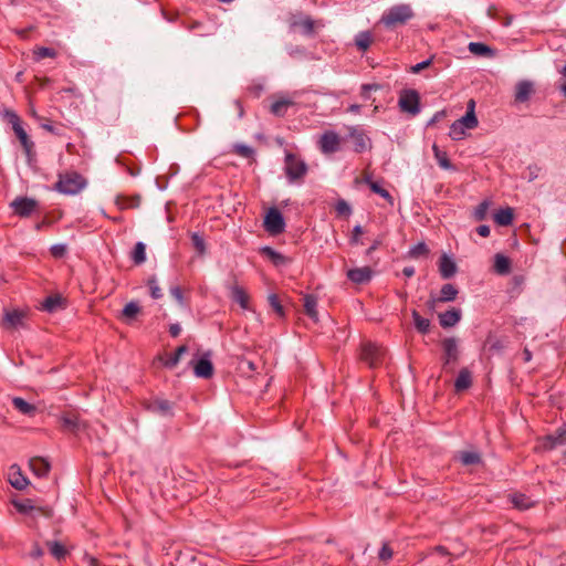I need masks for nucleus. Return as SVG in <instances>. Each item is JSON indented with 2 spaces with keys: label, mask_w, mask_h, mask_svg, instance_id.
Listing matches in <instances>:
<instances>
[{
  "label": "nucleus",
  "mask_w": 566,
  "mask_h": 566,
  "mask_svg": "<svg viewBox=\"0 0 566 566\" xmlns=\"http://www.w3.org/2000/svg\"><path fill=\"white\" fill-rule=\"evenodd\" d=\"M132 260L135 264L139 265L146 261V245L143 242H137L132 252Z\"/></svg>",
  "instance_id": "nucleus-39"
},
{
  "label": "nucleus",
  "mask_w": 566,
  "mask_h": 566,
  "mask_svg": "<svg viewBox=\"0 0 566 566\" xmlns=\"http://www.w3.org/2000/svg\"><path fill=\"white\" fill-rule=\"evenodd\" d=\"M55 56H56V51L51 48L41 46V48H38L36 50H34V57L38 61L42 60L44 57H55Z\"/></svg>",
  "instance_id": "nucleus-50"
},
{
  "label": "nucleus",
  "mask_w": 566,
  "mask_h": 566,
  "mask_svg": "<svg viewBox=\"0 0 566 566\" xmlns=\"http://www.w3.org/2000/svg\"><path fill=\"white\" fill-rule=\"evenodd\" d=\"M86 186V180L78 174L72 172L65 176H60L59 181L55 184V189L64 195H77Z\"/></svg>",
  "instance_id": "nucleus-3"
},
{
  "label": "nucleus",
  "mask_w": 566,
  "mask_h": 566,
  "mask_svg": "<svg viewBox=\"0 0 566 566\" xmlns=\"http://www.w3.org/2000/svg\"><path fill=\"white\" fill-rule=\"evenodd\" d=\"M31 471L39 478L45 476L50 471V463L42 458H32L29 461Z\"/></svg>",
  "instance_id": "nucleus-22"
},
{
  "label": "nucleus",
  "mask_w": 566,
  "mask_h": 566,
  "mask_svg": "<svg viewBox=\"0 0 566 566\" xmlns=\"http://www.w3.org/2000/svg\"><path fill=\"white\" fill-rule=\"evenodd\" d=\"M398 105L405 113L417 115L420 112V96L416 90H403L399 96Z\"/></svg>",
  "instance_id": "nucleus-7"
},
{
  "label": "nucleus",
  "mask_w": 566,
  "mask_h": 566,
  "mask_svg": "<svg viewBox=\"0 0 566 566\" xmlns=\"http://www.w3.org/2000/svg\"><path fill=\"white\" fill-rule=\"evenodd\" d=\"M371 41V34L366 31L359 32L355 38V44L361 51H366L370 46Z\"/></svg>",
  "instance_id": "nucleus-41"
},
{
  "label": "nucleus",
  "mask_w": 566,
  "mask_h": 566,
  "mask_svg": "<svg viewBox=\"0 0 566 566\" xmlns=\"http://www.w3.org/2000/svg\"><path fill=\"white\" fill-rule=\"evenodd\" d=\"M514 218L513 209L507 207L500 209L494 213V221L501 227H507L512 224Z\"/></svg>",
  "instance_id": "nucleus-26"
},
{
  "label": "nucleus",
  "mask_w": 566,
  "mask_h": 566,
  "mask_svg": "<svg viewBox=\"0 0 566 566\" xmlns=\"http://www.w3.org/2000/svg\"><path fill=\"white\" fill-rule=\"evenodd\" d=\"M63 305V298L60 295H52L44 300L42 307L49 313H53L61 308Z\"/></svg>",
  "instance_id": "nucleus-36"
},
{
  "label": "nucleus",
  "mask_w": 566,
  "mask_h": 566,
  "mask_svg": "<svg viewBox=\"0 0 566 566\" xmlns=\"http://www.w3.org/2000/svg\"><path fill=\"white\" fill-rule=\"evenodd\" d=\"M386 356V349L375 343H365L361 346L360 359L370 368L379 367Z\"/></svg>",
  "instance_id": "nucleus-4"
},
{
  "label": "nucleus",
  "mask_w": 566,
  "mask_h": 566,
  "mask_svg": "<svg viewBox=\"0 0 566 566\" xmlns=\"http://www.w3.org/2000/svg\"><path fill=\"white\" fill-rule=\"evenodd\" d=\"M147 284L149 286L150 295L153 298L158 300L163 296L161 289L159 287L156 277H150Z\"/></svg>",
  "instance_id": "nucleus-52"
},
{
  "label": "nucleus",
  "mask_w": 566,
  "mask_h": 566,
  "mask_svg": "<svg viewBox=\"0 0 566 566\" xmlns=\"http://www.w3.org/2000/svg\"><path fill=\"white\" fill-rule=\"evenodd\" d=\"M191 241H192V244L195 247V249L199 252V253H205L206 251V244H205V240L201 235H199L198 233H192L191 235Z\"/></svg>",
  "instance_id": "nucleus-56"
},
{
  "label": "nucleus",
  "mask_w": 566,
  "mask_h": 566,
  "mask_svg": "<svg viewBox=\"0 0 566 566\" xmlns=\"http://www.w3.org/2000/svg\"><path fill=\"white\" fill-rule=\"evenodd\" d=\"M9 482L14 489L20 491L24 490L29 484L28 479L22 474L17 464L11 465L9 469Z\"/></svg>",
  "instance_id": "nucleus-18"
},
{
  "label": "nucleus",
  "mask_w": 566,
  "mask_h": 566,
  "mask_svg": "<svg viewBox=\"0 0 566 566\" xmlns=\"http://www.w3.org/2000/svg\"><path fill=\"white\" fill-rule=\"evenodd\" d=\"M52 256L56 259L63 258L67 252V245L64 243H56L50 248Z\"/></svg>",
  "instance_id": "nucleus-53"
},
{
  "label": "nucleus",
  "mask_w": 566,
  "mask_h": 566,
  "mask_svg": "<svg viewBox=\"0 0 566 566\" xmlns=\"http://www.w3.org/2000/svg\"><path fill=\"white\" fill-rule=\"evenodd\" d=\"M46 544L49 546L50 553L56 559L60 560V559H63L66 556L67 552H66L65 547L61 543H59V542H48Z\"/></svg>",
  "instance_id": "nucleus-42"
},
{
  "label": "nucleus",
  "mask_w": 566,
  "mask_h": 566,
  "mask_svg": "<svg viewBox=\"0 0 566 566\" xmlns=\"http://www.w3.org/2000/svg\"><path fill=\"white\" fill-rule=\"evenodd\" d=\"M335 210L339 216H349L352 213L350 206L345 200H338Z\"/></svg>",
  "instance_id": "nucleus-57"
},
{
  "label": "nucleus",
  "mask_w": 566,
  "mask_h": 566,
  "mask_svg": "<svg viewBox=\"0 0 566 566\" xmlns=\"http://www.w3.org/2000/svg\"><path fill=\"white\" fill-rule=\"evenodd\" d=\"M363 234V228L361 226L357 224L353 228L352 237H350V244H359L360 239L359 237Z\"/></svg>",
  "instance_id": "nucleus-58"
},
{
  "label": "nucleus",
  "mask_w": 566,
  "mask_h": 566,
  "mask_svg": "<svg viewBox=\"0 0 566 566\" xmlns=\"http://www.w3.org/2000/svg\"><path fill=\"white\" fill-rule=\"evenodd\" d=\"M457 459L463 465H474L482 462L481 454L476 451H460L457 454Z\"/></svg>",
  "instance_id": "nucleus-25"
},
{
  "label": "nucleus",
  "mask_w": 566,
  "mask_h": 566,
  "mask_svg": "<svg viewBox=\"0 0 566 566\" xmlns=\"http://www.w3.org/2000/svg\"><path fill=\"white\" fill-rule=\"evenodd\" d=\"M434 158L444 170H455V167L451 164L446 151L441 150L436 144L432 146Z\"/></svg>",
  "instance_id": "nucleus-27"
},
{
  "label": "nucleus",
  "mask_w": 566,
  "mask_h": 566,
  "mask_svg": "<svg viewBox=\"0 0 566 566\" xmlns=\"http://www.w3.org/2000/svg\"><path fill=\"white\" fill-rule=\"evenodd\" d=\"M411 315L413 318V324H415L416 329L420 334H423V335L428 334L430 331V321L428 318L420 316V314L416 310H413L411 312Z\"/></svg>",
  "instance_id": "nucleus-32"
},
{
  "label": "nucleus",
  "mask_w": 566,
  "mask_h": 566,
  "mask_svg": "<svg viewBox=\"0 0 566 566\" xmlns=\"http://www.w3.org/2000/svg\"><path fill=\"white\" fill-rule=\"evenodd\" d=\"M458 293V289L453 284L448 283L442 285L438 300L441 303L453 302L457 298Z\"/></svg>",
  "instance_id": "nucleus-28"
},
{
  "label": "nucleus",
  "mask_w": 566,
  "mask_h": 566,
  "mask_svg": "<svg viewBox=\"0 0 566 566\" xmlns=\"http://www.w3.org/2000/svg\"><path fill=\"white\" fill-rule=\"evenodd\" d=\"M13 505L18 510V512L22 514H30L32 512H35L39 514H43L45 516L51 515V511L49 509L36 507L32 504V501L29 499L24 501H14Z\"/></svg>",
  "instance_id": "nucleus-19"
},
{
  "label": "nucleus",
  "mask_w": 566,
  "mask_h": 566,
  "mask_svg": "<svg viewBox=\"0 0 566 566\" xmlns=\"http://www.w3.org/2000/svg\"><path fill=\"white\" fill-rule=\"evenodd\" d=\"M82 563L84 566H101L99 562L91 555H85Z\"/></svg>",
  "instance_id": "nucleus-63"
},
{
  "label": "nucleus",
  "mask_w": 566,
  "mask_h": 566,
  "mask_svg": "<svg viewBox=\"0 0 566 566\" xmlns=\"http://www.w3.org/2000/svg\"><path fill=\"white\" fill-rule=\"evenodd\" d=\"M465 134V128L463 126L460 125V123H458V120H455L451 126H450V132H449V136L453 139V140H459L461 139Z\"/></svg>",
  "instance_id": "nucleus-49"
},
{
  "label": "nucleus",
  "mask_w": 566,
  "mask_h": 566,
  "mask_svg": "<svg viewBox=\"0 0 566 566\" xmlns=\"http://www.w3.org/2000/svg\"><path fill=\"white\" fill-rule=\"evenodd\" d=\"M439 272L446 280L452 277L457 273L455 262L447 254H443L439 260Z\"/></svg>",
  "instance_id": "nucleus-21"
},
{
  "label": "nucleus",
  "mask_w": 566,
  "mask_h": 566,
  "mask_svg": "<svg viewBox=\"0 0 566 566\" xmlns=\"http://www.w3.org/2000/svg\"><path fill=\"white\" fill-rule=\"evenodd\" d=\"M263 252H264L266 255H269V256L271 258V260H272L276 265H277V264L283 263V262H284V260H285V258H284L281 253H279V252L274 251V250H273L272 248H270V247L264 248V249H263Z\"/></svg>",
  "instance_id": "nucleus-55"
},
{
  "label": "nucleus",
  "mask_w": 566,
  "mask_h": 566,
  "mask_svg": "<svg viewBox=\"0 0 566 566\" xmlns=\"http://www.w3.org/2000/svg\"><path fill=\"white\" fill-rule=\"evenodd\" d=\"M461 317L462 312L460 308H451L439 314V323L441 327L450 328L455 326L461 321Z\"/></svg>",
  "instance_id": "nucleus-17"
},
{
  "label": "nucleus",
  "mask_w": 566,
  "mask_h": 566,
  "mask_svg": "<svg viewBox=\"0 0 566 566\" xmlns=\"http://www.w3.org/2000/svg\"><path fill=\"white\" fill-rule=\"evenodd\" d=\"M231 297L234 302H237L238 304H240V306L242 308H248V302H249V297L245 293V291L239 286V285H233L231 287Z\"/></svg>",
  "instance_id": "nucleus-33"
},
{
  "label": "nucleus",
  "mask_w": 566,
  "mask_h": 566,
  "mask_svg": "<svg viewBox=\"0 0 566 566\" xmlns=\"http://www.w3.org/2000/svg\"><path fill=\"white\" fill-rule=\"evenodd\" d=\"M468 49L472 54H475L479 56H486V55L493 54V50L490 46H488L486 44L481 43V42H470L468 45Z\"/></svg>",
  "instance_id": "nucleus-38"
},
{
  "label": "nucleus",
  "mask_w": 566,
  "mask_h": 566,
  "mask_svg": "<svg viewBox=\"0 0 566 566\" xmlns=\"http://www.w3.org/2000/svg\"><path fill=\"white\" fill-rule=\"evenodd\" d=\"M535 93L534 83L530 80L518 81L515 85L514 90V101L515 103H525L531 96Z\"/></svg>",
  "instance_id": "nucleus-12"
},
{
  "label": "nucleus",
  "mask_w": 566,
  "mask_h": 566,
  "mask_svg": "<svg viewBox=\"0 0 566 566\" xmlns=\"http://www.w3.org/2000/svg\"><path fill=\"white\" fill-rule=\"evenodd\" d=\"M295 24L301 28L305 35H312L314 33V21L310 17L300 20Z\"/></svg>",
  "instance_id": "nucleus-48"
},
{
  "label": "nucleus",
  "mask_w": 566,
  "mask_h": 566,
  "mask_svg": "<svg viewBox=\"0 0 566 566\" xmlns=\"http://www.w3.org/2000/svg\"><path fill=\"white\" fill-rule=\"evenodd\" d=\"M437 303H441L438 300V296L430 295L429 300L426 303V306H427L428 311L434 312Z\"/></svg>",
  "instance_id": "nucleus-64"
},
{
  "label": "nucleus",
  "mask_w": 566,
  "mask_h": 566,
  "mask_svg": "<svg viewBox=\"0 0 566 566\" xmlns=\"http://www.w3.org/2000/svg\"><path fill=\"white\" fill-rule=\"evenodd\" d=\"M381 90V85L377 83L363 84L360 87V96L368 101L371 98V92Z\"/></svg>",
  "instance_id": "nucleus-46"
},
{
  "label": "nucleus",
  "mask_w": 566,
  "mask_h": 566,
  "mask_svg": "<svg viewBox=\"0 0 566 566\" xmlns=\"http://www.w3.org/2000/svg\"><path fill=\"white\" fill-rule=\"evenodd\" d=\"M140 313V306L137 302L130 301L127 303L123 311L122 316L127 321L130 322L136 318V316Z\"/></svg>",
  "instance_id": "nucleus-35"
},
{
  "label": "nucleus",
  "mask_w": 566,
  "mask_h": 566,
  "mask_svg": "<svg viewBox=\"0 0 566 566\" xmlns=\"http://www.w3.org/2000/svg\"><path fill=\"white\" fill-rule=\"evenodd\" d=\"M415 17V12L410 4L400 3L390 7L384 12L380 18V23L387 29H396L397 27L405 25Z\"/></svg>",
  "instance_id": "nucleus-1"
},
{
  "label": "nucleus",
  "mask_w": 566,
  "mask_h": 566,
  "mask_svg": "<svg viewBox=\"0 0 566 566\" xmlns=\"http://www.w3.org/2000/svg\"><path fill=\"white\" fill-rule=\"evenodd\" d=\"M472 385V376L468 368H462L454 381V388L457 391H463L470 388Z\"/></svg>",
  "instance_id": "nucleus-24"
},
{
  "label": "nucleus",
  "mask_w": 566,
  "mask_h": 566,
  "mask_svg": "<svg viewBox=\"0 0 566 566\" xmlns=\"http://www.w3.org/2000/svg\"><path fill=\"white\" fill-rule=\"evenodd\" d=\"M193 373L198 378L208 379L212 377L213 365L208 354L197 360V363L193 365Z\"/></svg>",
  "instance_id": "nucleus-16"
},
{
  "label": "nucleus",
  "mask_w": 566,
  "mask_h": 566,
  "mask_svg": "<svg viewBox=\"0 0 566 566\" xmlns=\"http://www.w3.org/2000/svg\"><path fill=\"white\" fill-rule=\"evenodd\" d=\"M264 228L271 234H280L285 229L282 213L276 208H271L264 218Z\"/></svg>",
  "instance_id": "nucleus-10"
},
{
  "label": "nucleus",
  "mask_w": 566,
  "mask_h": 566,
  "mask_svg": "<svg viewBox=\"0 0 566 566\" xmlns=\"http://www.w3.org/2000/svg\"><path fill=\"white\" fill-rule=\"evenodd\" d=\"M148 410L163 417H171L174 415L171 402L165 399L154 400L149 403Z\"/></svg>",
  "instance_id": "nucleus-20"
},
{
  "label": "nucleus",
  "mask_w": 566,
  "mask_h": 566,
  "mask_svg": "<svg viewBox=\"0 0 566 566\" xmlns=\"http://www.w3.org/2000/svg\"><path fill=\"white\" fill-rule=\"evenodd\" d=\"M392 557V551L391 548L385 544L381 549L379 551V558L381 560H388Z\"/></svg>",
  "instance_id": "nucleus-61"
},
{
  "label": "nucleus",
  "mask_w": 566,
  "mask_h": 566,
  "mask_svg": "<svg viewBox=\"0 0 566 566\" xmlns=\"http://www.w3.org/2000/svg\"><path fill=\"white\" fill-rule=\"evenodd\" d=\"M235 151L242 157L249 158L253 155V149L247 145H237Z\"/></svg>",
  "instance_id": "nucleus-59"
},
{
  "label": "nucleus",
  "mask_w": 566,
  "mask_h": 566,
  "mask_svg": "<svg viewBox=\"0 0 566 566\" xmlns=\"http://www.w3.org/2000/svg\"><path fill=\"white\" fill-rule=\"evenodd\" d=\"M489 208L490 201H482L473 211V218L475 221H483L488 216Z\"/></svg>",
  "instance_id": "nucleus-45"
},
{
  "label": "nucleus",
  "mask_w": 566,
  "mask_h": 566,
  "mask_svg": "<svg viewBox=\"0 0 566 566\" xmlns=\"http://www.w3.org/2000/svg\"><path fill=\"white\" fill-rule=\"evenodd\" d=\"M458 123L465 129H473L479 124L475 113L472 111H467L465 115L458 119Z\"/></svg>",
  "instance_id": "nucleus-40"
},
{
  "label": "nucleus",
  "mask_w": 566,
  "mask_h": 566,
  "mask_svg": "<svg viewBox=\"0 0 566 566\" xmlns=\"http://www.w3.org/2000/svg\"><path fill=\"white\" fill-rule=\"evenodd\" d=\"M346 275L355 284H366L373 277V270L369 266L355 268L348 270Z\"/></svg>",
  "instance_id": "nucleus-14"
},
{
  "label": "nucleus",
  "mask_w": 566,
  "mask_h": 566,
  "mask_svg": "<svg viewBox=\"0 0 566 566\" xmlns=\"http://www.w3.org/2000/svg\"><path fill=\"white\" fill-rule=\"evenodd\" d=\"M6 118L11 124L12 129L17 136V138L20 140L27 156H30L33 149V142L29 138L25 129L22 127V123L20 117L12 111L6 112Z\"/></svg>",
  "instance_id": "nucleus-5"
},
{
  "label": "nucleus",
  "mask_w": 566,
  "mask_h": 566,
  "mask_svg": "<svg viewBox=\"0 0 566 566\" xmlns=\"http://www.w3.org/2000/svg\"><path fill=\"white\" fill-rule=\"evenodd\" d=\"M269 303L271 305V307L275 311V313L283 317L284 316V310H283V306L282 304L280 303L277 296L275 294H271L269 296Z\"/></svg>",
  "instance_id": "nucleus-54"
},
{
  "label": "nucleus",
  "mask_w": 566,
  "mask_h": 566,
  "mask_svg": "<svg viewBox=\"0 0 566 566\" xmlns=\"http://www.w3.org/2000/svg\"><path fill=\"white\" fill-rule=\"evenodd\" d=\"M342 138L334 130L324 132L318 140V147L325 155H331L340 149Z\"/></svg>",
  "instance_id": "nucleus-8"
},
{
  "label": "nucleus",
  "mask_w": 566,
  "mask_h": 566,
  "mask_svg": "<svg viewBox=\"0 0 566 566\" xmlns=\"http://www.w3.org/2000/svg\"><path fill=\"white\" fill-rule=\"evenodd\" d=\"M305 313L314 321L318 319L317 313V298L314 295L307 294L304 296Z\"/></svg>",
  "instance_id": "nucleus-30"
},
{
  "label": "nucleus",
  "mask_w": 566,
  "mask_h": 566,
  "mask_svg": "<svg viewBox=\"0 0 566 566\" xmlns=\"http://www.w3.org/2000/svg\"><path fill=\"white\" fill-rule=\"evenodd\" d=\"M285 175L290 184L301 181L307 174L306 163L291 153H286L284 163Z\"/></svg>",
  "instance_id": "nucleus-2"
},
{
  "label": "nucleus",
  "mask_w": 566,
  "mask_h": 566,
  "mask_svg": "<svg viewBox=\"0 0 566 566\" xmlns=\"http://www.w3.org/2000/svg\"><path fill=\"white\" fill-rule=\"evenodd\" d=\"M10 207L14 214L21 218H27L36 210L38 201L33 198L17 197L13 201H11Z\"/></svg>",
  "instance_id": "nucleus-9"
},
{
  "label": "nucleus",
  "mask_w": 566,
  "mask_h": 566,
  "mask_svg": "<svg viewBox=\"0 0 566 566\" xmlns=\"http://www.w3.org/2000/svg\"><path fill=\"white\" fill-rule=\"evenodd\" d=\"M12 405L19 412L25 416H33L36 411L34 405L29 403L28 401L20 397H14L12 399Z\"/></svg>",
  "instance_id": "nucleus-29"
},
{
  "label": "nucleus",
  "mask_w": 566,
  "mask_h": 566,
  "mask_svg": "<svg viewBox=\"0 0 566 566\" xmlns=\"http://www.w3.org/2000/svg\"><path fill=\"white\" fill-rule=\"evenodd\" d=\"M347 130V138L353 140L355 153L361 154L371 149V139L360 126H348Z\"/></svg>",
  "instance_id": "nucleus-6"
},
{
  "label": "nucleus",
  "mask_w": 566,
  "mask_h": 566,
  "mask_svg": "<svg viewBox=\"0 0 566 566\" xmlns=\"http://www.w3.org/2000/svg\"><path fill=\"white\" fill-rule=\"evenodd\" d=\"M170 294L179 304L184 303L182 291L179 286H172L170 289Z\"/></svg>",
  "instance_id": "nucleus-62"
},
{
  "label": "nucleus",
  "mask_w": 566,
  "mask_h": 566,
  "mask_svg": "<svg viewBox=\"0 0 566 566\" xmlns=\"http://www.w3.org/2000/svg\"><path fill=\"white\" fill-rule=\"evenodd\" d=\"M187 352L188 347L186 345L179 346L172 355H170L167 359L164 360V366L169 369L175 368L180 361L181 356Z\"/></svg>",
  "instance_id": "nucleus-34"
},
{
  "label": "nucleus",
  "mask_w": 566,
  "mask_h": 566,
  "mask_svg": "<svg viewBox=\"0 0 566 566\" xmlns=\"http://www.w3.org/2000/svg\"><path fill=\"white\" fill-rule=\"evenodd\" d=\"M510 501L517 510L524 511L532 507L535 503L531 497L522 493H514L510 495Z\"/></svg>",
  "instance_id": "nucleus-23"
},
{
  "label": "nucleus",
  "mask_w": 566,
  "mask_h": 566,
  "mask_svg": "<svg viewBox=\"0 0 566 566\" xmlns=\"http://www.w3.org/2000/svg\"><path fill=\"white\" fill-rule=\"evenodd\" d=\"M368 185L373 192H375V193L379 195L380 197H382L384 199H386L390 205H394V198L391 197V195L389 193L388 190L382 188L376 181H368Z\"/></svg>",
  "instance_id": "nucleus-43"
},
{
  "label": "nucleus",
  "mask_w": 566,
  "mask_h": 566,
  "mask_svg": "<svg viewBox=\"0 0 566 566\" xmlns=\"http://www.w3.org/2000/svg\"><path fill=\"white\" fill-rule=\"evenodd\" d=\"M428 252H429V250H428L427 245L423 242H420V243L413 245L409 250V255L413 259H418L422 255L428 254Z\"/></svg>",
  "instance_id": "nucleus-51"
},
{
  "label": "nucleus",
  "mask_w": 566,
  "mask_h": 566,
  "mask_svg": "<svg viewBox=\"0 0 566 566\" xmlns=\"http://www.w3.org/2000/svg\"><path fill=\"white\" fill-rule=\"evenodd\" d=\"M443 349V368H447L450 364H454L459 359V343L455 337H448L442 340Z\"/></svg>",
  "instance_id": "nucleus-11"
},
{
  "label": "nucleus",
  "mask_w": 566,
  "mask_h": 566,
  "mask_svg": "<svg viewBox=\"0 0 566 566\" xmlns=\"http://www.w3.org/2000/svg\"><path fill=\"white\" fill-rule=\"evenodd\" d=\"M23 314L19 311L7 312L4 319L11 327H17L22 323Z\"/></svg>",
  "instance_id": "nucleus-44"
},
{
  "label": "nucleus",
  "mask_w": 566,
  "mask_h": 566,
  "mask_svg": "<svg viewBox=\"0 0 566 566\" xmlns=\"http://www.w3.org/2000/svg\"><path fill=\"white\" fill-rule=\"evenodd\" d=\"M432 63V57L427 59L420 63H417L416 65L411 66L412 73H419L420 71L427 69Z\"/></svg>",
  "instance_id": "nucleus-60"
},
{
  "label": "nucleus",
  "mask_w": 566,
  "mask_h": 566,
  "mask_svg": "<svg viewBox=\"0 0 566 566\" xmlns=\"http://www.w3.org/2000/svg\"><path fill=\"white\" fill-rule=\"evenodd\" d=\"M511 262L510 259L503 254H495L494 258V270L497 274L504 275L510 272Z\"/></svg>",
  "instance_id": "nucleus-31"
},
{
  "label": "nucleus",
  "mask_w": 566,
  "mask_h": 566,
  "mask_svg": "<svg viewBox=\"0 0 566 566\" xmlns=\"http://www.w3.org/2000/svg\"><path fill=\"white\" fill-rule=\"evenodd\" d=\"M293 104V101L289 98L277 99L271 105V112L275 116H283L286 113V109Z\"/></svg>",
  "instance_id": "nucleus-37"
},
{
  "label": "nucleus",
  "mask_w": 566,
  "mask_h": 566,
  "mask_svg": "<svg viewBox=\"0 0 566 566\" xmlns=\"http://www.w3.org/2000/svg\"><path fill=\"white\" fill-rule=\"evenodd\" d=\"M563 446H566L565 427H559L554 433L547 434L542 443L544 450H554Z\"/></svg>",
  "instance_id": "nucleus-13"
},
{
  "label": "nucleus",
  "mask_w": 566,
  "mask_h": 566,
  "mask_svg": "<svg viewBox=\"0 0 566 566\" xmlns=\"http://www.w3.org/2000/svg\"><path fill=\"white\" fill-rule=\"evenodd\" d=\"M139 202H140V198L139 197H135V198H132V199L117 198V200H116V205L122 210L128 209V208H137L139 206Z\"/></svg>",
  "instance_id": "nucleus-47"
},
{
  "label": "nucleus",
  "mask_w": 566,
  "mask_h": 566,
  "mask_svg": "<svg viewBox=\"0 0 566 566\" xmlns=\"http://www.w3.org/2000/svg\"><path fill=\"white\" fill-rule=\"evenodd\" d=\"M63 430L77 433L85 428V423L75 413H64L61 416Z\"/></svg>",
  "instance_id": "nucleus-15"
}]
</instances>
